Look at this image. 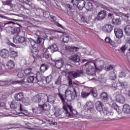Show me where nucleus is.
<instances>
[{
    "mask_svg": "<svg viewBox=\"0 0 130 130\" xmlns=\"http://www.w3.org/2000/svg\"><path fill=\"white\" fill-rule=\"evenodd\" d=\"M0 18L2 19H8V20H10V21H8L6 23H4L3 24V26L4 27L7 26V25L13 24V25H17V26H15V27H8L7 28V31L8 33L13 35V34H16V35H19L20 32H21V27H22V25L20 24L18 22H22L21 20H17L15 19H10L8 18L6 16L0 14Z\"/></svg>",
    "mask_w": 130,
    "mask_h": 130,
    "instance_id": "f257e3e1",
    "label": "nucleus"
},
{
    "mask_svg": "<svg viewBox=\"0 0 130 130\" xmlns=\"http://www.w3.org/2000/svg\"><path fill=\"white\" fill-rule=\"evenodd\" d=\"M85 73L86 72H85L84 70L80 69V70H78L77 72L70 71L69 72L66 71H62L61 74L64 77H67L68 74L69 76L68 78V81L69 83V86L70 87H72L74 88V87H77V86H78V84L75 83V82H73L72 78L76 79V78H78V77H81V76L85 75Z\"/></svg>",
    "mask_w": 130,
    "mask_h": 130,
    "instance_id": "f03ea898",
    "label": "nucleus"
},
{
    "mask_svg": "<svg viewBox=\"0 0 130 130\" xmlns=\"http://www.w3.org/2000/svg\"><path fill=\"white\" fill-rule=\"evenodd\" d=\"M58 97H59L60 99H61L62 104H63V109H62V112H61V116L62 118L64 117H73L72 114L69 112L68 111V103L66 102L64 100V98H63V95L61 94V93H59L57 94Z\"/></svg>",
    "mask_w": 130,
    "mask_h": 130,
    "instance_id": "7ed1b4c3",
    "label": "nucleus"
},
{
    "mask_svg": "<svg viewBox=\"0 0 130 130\" xmlns=\"http://www.w3.org/2000/svg\"><path fill=\"white\" fill-rule=\"evenodd\" d=\"M28 40H29L32 47L31 49L32 53H34V54L35 55H38V53L40 50V45L37 44L36 41L31 38H28Z\"/></svg>",
    "mask_w": 130,
    "mask_h": 130,
    "instance_id": "20e7f679",
    "label": "nucleus"
},
{
    "mask_svg": "<svg viewBox=\"0 0 130 130\" xmlns=\"http://www.w3.org/2000/svg\"><path fill=\"white\" fill-rule=\"evenodd\" d=\"M13 35L15 36L13 37V41L14 43H23L24 46H27V43H26V38L19 36V35L13 34Z\"/></svg>",
    "mask_w": 130,
    "mask_h": 130,
    "instance_id": "39448f33",
    "label": "nucleus"
},
{
    "mask_svg": "<svg viewBox=\"0 0 130 130\" xmlns=\"http://www.w3.org/2000/svg\"><path fill=\"white\" fill-rule=\"evenodd\" d=\"M76 98V94L72 93L71 90H67L65 92V99L68 101H73Z\"/></svg>",
    "mask_w": 130,
    "mask_h": 130,
    "instance_id": "423d86ee",
    "label": "nucleus"
},
{
    "mask_svg": "<svg viewBox=\"0 0 130 130\" xmlns=\"http://www.w3.org/2000/svg\"><path fill=\"white\" fill-rule=\"evenodd\" d=\"M107 14H106V10H102L101 12H100L95 18L94 19V21H101L103 20L104 19H105L106 17Z\"/></svg>",
    "mask_w": 130,
    "mask_h": 130,
    "instance_id": "0eeeda50",
    "label": "nucleus"
},
{
    "mask_svg": "<svg viewBox=\"0 0 130 130\" xmlns=\"http://www.w3.org/2000/svg\"><path fill=\"white\" fill-rule=\"evenodd\" d=\"M102 30L105 33L109 34L111 33V32H112V30H113V25L110 24H105L103 26Z\"/></svg>",
    "mask_w": 130,
    "mask_h": 130,
    "instance_id": "6e6552de",
    "label": "nucleus"
},
{
    "mask_svg": "<svg viewBox=\"0 0 130 130\" xmlns=\"http://www.w3.org/2000/svg\"><path fill=\"white\" fill-rule=\"evenodd\" d=\"M90 62H91L90 61H88L85 64V65L83 66L84 68L87 67V66H88L86 71V74H87V75H88V76H92L93 75V70H94V67H93V66H92V64H89V63H90Z\"/></svg>",
    "mask_w": 130,
    "mask_h": 130,
    "instance_id": "1a4fd4ad",
    "label": "nucleus"
},
{
    "mask_svg": "<svg viewBox=\"0 0 130 130\" xmlns=\"http://www.w3.org/2000/svg\"><path fill=\"white\" fill-rule=\"evenodd\" d=\"M114 34L116 38L120 39L123 36V31L119 27H116L114 28Z\"/></svg>",
    "mask_w": 130,
    "mask_h": 130,
    "instance_id": "9d476101",
    "label": "nucleus"
},
{
    "mask_svg": "<svg viewBox=\"0 0 130 130\" xmlns=\"http://www.w3.org/2000/svg\"><path fill=\"white\" fill-rule=\"evenodd\" d=\"M64 48L66 50H68L69 52H72V53H75V52H78L79 49H80V48L75 47L73 45H66Z\"/></svg>",
    "mask_w": 130,
    "mask_h": 130,
    "instance_id": "9b49d317",
    "label": "nucleus"
},
{
    "mask_svg": "<svg viewBox=\"0 0 130 130\" xmlns=\"http://www.w3.org/2000/svg\"><path fill=\"white\" fill-rule=\"evenodd\" d=\"M31 101L34 103H38V104H40V103H42L43 101H44V99H41V95L37 94L31 98Z\"/></svg>",
    "mask_w": 130,
    "mask_h": 130,
    "instance_id": "f8f14e48",
    "label": "nucleus"
},
{
    "mask_svg": "<svg viewBox=\"0 0 130 130\" xmlns=\"http://www.w3.org/2000/svg\"><path fill=\"white\" fill-rule=\"evenodd\" d=\"M75 5L77 6V8L80 10H83L84 7L86 5V2L84 0H76L74 2Z\"/></svg>",
    "mask_w": 130,
    "mask_h": 130,
    "instance_id": "ddd939ff",
    "label": "nucleus"
},
{
    "mask_svg": "<svg viewBox=\"0 0 130 130\" xmlns=\"http://www.w3.org/2000/svg\"><path fill=\"white\" fill-rule=\"evenodd\" d=\"M100 98L102 100V102L108 103V101H109V95H108V94L105 92H102L100 95Z\"/></svg>",
    "mask_w": 130,
    "mask_h": 130,
    "instance_id": "4468645a",
    "label": "nucleus"
},
{
    "mask_svg": "<svg viewBox=\"0 0 130 130\" xmlns=\"http://www.w3.org/2000/svg\"><path fill=\"white\" fill-rule=\"evenodd\" d=\"M54 61L55 62L56 68L58 69H61V68L63 67V64H64V62L61 58H59V59H55Z\"/></svg>",
    "mask_w": 130,
    "mask_h": 130,
    "instance_id": "2eb2a0df",
    "label": "nucleus"
},
{
    "mask_svg": "<svg viewBox=\"0 0 130 130\" xmlns=\"http://www.w3.org/2000/svg\"><path fill=\"white\" fill-rule=\"evenodd\" d=\"M58 51V47H57V45L55 44H53L52 45L48 47V49H47V51H49L51 52V53H53V52H55V51Z\"/></svg>",
    "mask_w": 130,
    "mask_h": 130,
    "instance_id": "dca6fc26",
    "label": "nucleus"
},
{
    "mask_svg": "<svg viewBox=\"0 0 130 130\" xmlns=\"http://www.w3.org/2000/svg\"><path fill=\"white\" fill-rule=\"evenodd\" d=\"M0 55L3 58H8L10 56V52L7 49H3L1 51Z\"/></svg>",
    "mask_w": 130,
    "mask_h": 130,
    "instance_id": "f3484780",
    "label": "nucleus"
},
{
    "mask_svg": "<svg viewBox=\"0 0 130 130\" xmlns=\"http://www.w3.org/2000/svg\"><path fill=\"white\" fill-rule=\"evenodd\" d=\"M116 100L117 102L119 103H121L122 104L125 103V98L121 94H117L116 96Z\"/></svg>",
    "mask_w": 130,
    "mask_h": 130,
    "instance_id": "a211bd4d",
    "label": "nucleus"
},
{
    "mask_svg": "<svg viewBox=\"0 0 130 130\" xmlns=\"http://www.w3.org/2000/svg\"><path fill=\"white\" fill-rule=\"evenodd\" d=\"M24 98V93L23 92H19L14 95V99L15 101H22Z\"/></svg>",
    "mask_w": 130,
    "mask_h": 130,
    "instance_id": "6ab92c4d",
    "label": "nucleus"
},
{
    "mask_svg": "<svg viewBox=\"0 0 130 130\" xmlns=\"http://www.w3.org/2000/svg\"><path fill=\"white\" fill-rule=\"evenodd\" d=\"M95 108L99 112L103 111V103L100 101L96 102L95 103Z\"/></svg>",
    "mask_w": 130,
    "mask_h": 130,
    "instance_id": "aec40b11",
    "label": "nucleus"
},
{
    "mask_svg": "<svg viewBox=\"0 0 130 130\" xmlns=\"http://www.w3.org/2000/svg\"><path fill=\"white\" fill-rule=\"evenodd\" d=\"M122 112L124 114H130V107L129 105L125 104L123 106Z\"/></svg>",
    "mask_w": 130,
    "mask_h": 130,
    "instance_id": "412c9836",
    "label": "nucleus"
},
{
    "mask_svg": "<svg viewBox=\"0 0 130 130\" xmlns=\"http://www.w3.org/2000/svg\"><path fill=\"white\" fill-rule=\"evenodd\" d=\"M70 60H72V61H74V62H80V60H81V59H80V56H79V55L77 54H74L71 56Z\"/></svg>",
    "mask_w": 130,
    "mask_h": 130,
    "instance_id": "4be33fe9",
    "label": "nucleus"
},
{
    "mask_svg": "<svg viewBox=\"0 0 130 130\" xmlns=\"http://www.w3.org/2000/svg\"><path fill=\"white\" fill-rule=\"evenodd\" d=\"M49 69V66L46 63H43L40 67V71L42 73H44L46 71H47Z\"/></svg>",
    "mask_w": 130,
    "mask_h": 130,
    "instance_id": "5701e85b",
    "label": "nucleus"
},
{
    "mask_svg": "<svg viewBox=\"0 0 130 130\" xmlns=\"http://www.w3.org/2000/svg\"><path fill=\"white\" fill-rule=\"evenodd\" d=\"M112 21L114 25H118L121 24V19L119 17L113 18Z\"/></svg>",
    "mask_w": 130,
    "mask_h": 130,
    "instance_id": "b1692460",
    "label": "nucleus"
},
{
    "mask_svg": "<svg viewBox=\"0 0 130 130\" xmlns=\"http://www.w3.org/2000/svg\"><path fill=\"white\" fill-rule=\"evenodd\" d=\"M119 87L121 88H120V90H122V89H125L127 88L128 84L126 81H121L119 83Z\"/></svg>",
    "mask_w": 130,
    "mask_h": 130,
    "instance_id": "393cba45",
    "label": "nucleus"
},
{
    "mask_svg": "<svg viewBox=\"0 0 130 130\" xmlns=\"http://www.w3.org/2000/svg\"><path fill=\"white\" fill-rule=\"evenodd\" d=\"M7 67L10 70H13L15 67V62L12 60H9L7 63Z\"/></svg>",
    "mask_w": 130,
    "mask_h": 130,
    "instance_id": "a878e982",
    "label": "nucleus"
},
{
    "mask_svg": "<svg viewBox=\"0 0 130 130\" xmlns=\"http://www.w3.org/2000/svg\"><path fill=\"white\" fill-rule=\"evenodd\" d=\"M48 102L51 103V104H53L54 101H55V96L54 95H49L47 96Z\"/></svg>",
    "mask_w": 130,
    "mask_h": 130,
    "instance_id": "bb28decb",
    "label": "nucleus"
},
{
    "mask_svg": "<svg viewBox=\"0 0 130 130\" xmlns=\"http://www.w3.org/2000/svg\"><path fill=\"white\" fill-rule=\"evenodd\" d=\"M86 108L88 110H91L94 108V104L92 102H87L86 103Z\"/></svg>",
    "mask_w": 130,
    "mask_h": 130,
    "instance_id": "cd10ccee",
    "label": "nucleus"
},
{
    "mask_svg": "<svg viewBox=\"0 0 130 130\" xmlns=\"http://www.w3.org/2000/svg\"><path fill=\"white\" fill-rule=\"evenodd\" d=\"M22 103L26 106H28L31 104V100L29 98H25L22 100Z\"/></svg>",
    "mask_w": 130,
    "mask_h": 130,
    "instance_id": "c85d7f7f",
    "label": "nucleus"
},
{
    "mask_svg": "<svg viewBox=\"0 0 130 130\" xmlns=\"http://www.w3.org/2000/svg\"><path fill=\"white\" fill-rule=\"evenodd\" d=\"M124 30L127 36H130V25H126L124 27Z\"/></svg>",
    "mask_w": 130,
    "mask_h": 130,
    "instance_id": "c756f323",
    "label": "nucleus"
},
{
    "mask_svg": "<svg viewBox=\"0 0 130 130\" xmlns=\"http://www.w3.org/2000/svg\"><path fill=\"white\" fill-rule=\"evenodd\" d=\"M109 76L110 80H112V81H114L117 78L116 74L113 71L110 72Z\"/></svg>",
    "mask_w": 130,
    "mask_h": 130,
    "instance_id": "7c9ffc66",
    "label": "nucleus"
},
{
    "mask_svg": "<svg viewBox=\"0 0 130 130\" xmlns=\"http://www.w3.org/2000/svg\"><path fill=\"white\" fill-rule=\"evenodd\" d=\"M68 108H69L70 112H71L73 115H76V114H78V112L73 109V106L68 104Z\"/></svg>",
    "mask_w": 130,
    "mask_h": 130,
    "instance_id": "2f4dec72",
    "label": "nucleus"
},
{
    "mask_svg": "<svg viewBox=\"0 0 130 130\" xmlns=\"http://www.w3.org/2000/svg\"><path fill=\"white\" fill-rule=\"evenodd\" d=\"M44 101H43V102H42V104L43 105L44 110H49V109H50V105L45 103Z\"/></svg>",
    "mask_w": 130,
    "mask_h": 130,
    "instance_id": "473e14b6",
    "label": "nucleus"
},
{
    "mask_svg": "<svg viewBox=\"0 0 130 130\" xmlns=\"http://www.w3.org/2000/svg\"><path fill=\"white\" fill-rule=\"evenodd\" d=\"M43 57L46 58V59H48V58H51V55L49 53V51L46 50L45 52L44 53Z\"/></svg>",
    "mask_w": 130,
    "mask_h": 130,
    "instance_id": "72a5a7b5",
    "label": "nucleus"
},
{
    "mask_svg": "<svg viewBox=\"0 0 130 130\" xmlns=\"http://www.w3.org/2000/svg\"><path fill=\"white\" fill-rule=\"evenodd\" d=\"M85 8L87 11H92L93 10V5L90 2H88L86 4Z\"/></svg>",
    "mask_w": 130,
    "mask_h": 130,
    "instance_id": "f704fd0d",
    "label": "nucleus"
},
{
    "mask_svg": "<svg viewBox=\"0 0 130 130\" xmlns=\"http://www.w3.org/2000/svg\"><path fill=\"white\" fill-rule=\"evenodd\" d=\"M23 115L25 116H28V117H36V115L32 113H29L28 111H26L24 113H23Z\"/></svg>",
    "mask_w": 130,
    "mask_h": 130,
    "instance_id": "c9c22d12",
    "label": "nucleus"
},
{
    "mask_svg": "<svg viewBox=\"0 0 130 130\" xmlns=\"http://www.w3.org/2000/svg\"><path fill=\"white\" fill-rule=\"evenodd\" d=\"M45 80L47 84H50L51 81H52V76L50 75L49 76L45 77Z\"/></svg>",
    "mask_w": 130,
    "mask_h": 130,
    "instance_id": "e433bc0d",
    "label": "nucleus"
},
{
    "mask_svg": "<svg viewBox=\"0 0 130 130\" xmlns=\"http://www.w3.org/2000/svg\"><path fill=\"white\" fill-rule=\"evenodd\" d=\"M34 80H35V76H29L27 79V83H32L34 82Z\"/></svg>",
    "mask_w": 130,
    "mask_h": 130,
    "instance_id": "4c0bfd02",
    "label": "nucleus"
},
{
    "mask_svg": "<svg viewBox=\"0 0 130 130\" xmlns=\"http://www.w3.org/2000/svg\"><path fill=\"white\" fill-rule=\"evenodd\" d=\"M10 53V56H11V57H14V58L18 56V51L11 50Z\"/></svg>",
    "mask_w": 130,
    "mask_h": 130,
    "instance_id": "58836bf2",
    "label": "nucleus"
},
{
    "mask_svg": "<svg viewBox=\"0 0 130 130\" xmlns=\"http://www.w3.org/2000/svg\"><path fill=\"white\" fill-rule=\"evenodd\" d=\"M25 82V80L24 79H22L20 81L19 80H16V81H13L11 82V83L12 85H17V84H23Z\"/></svg>",
    "mask_w": 130,
    "mask_h": 130,
    "instance_id": "ea45409f",
    "label": "nucleus"
},
{
    "mask_svg": "<svg viewBox=\"0 0 130 130\" xmlns=\"http://www.w3.org/2000/svg\"><path fill=\"white\" fill-rule=\"evenodd\" d=\"M32 111L34 114H39V113H41L40 111L39 110L38 107L36 108H33L32 109Z\"/></svg>",
    "mask_w": 130,
    "mask_h": 130,
    "instance_id": "a19ab883",
    "label": "nucleus"
},
{
    "mask_svg": "<svg viewBox=\"0 0 130 130\" xmlns=\"http://www.w3.org/2000/svg\"><path fill=\"white\" fill-rule=\"evenodd\" d=\"M69 40V36L67 35V33L64 34L63 35V39H62V41H63V42H65V43L68 42Z\"/></svg>",
    "mask_w": 130,
    "mask_h": 130,
    "instance_id": "79ce46f5",
    "label": "nucleus"
},
{
    "mask_svg": "<svg viewBox=\"0 0 130 130\" xmlns=\"http://www.w3.org/2000/svg\"><path fill=\"white\" fill-rule=\"evenodd\" d=\"M61 112H62V111H61L60 109H58L56 110L54 114L56 116V117H58V116H61Z\"/></svg>",
    "mask_w": 130,
    "mask_h": 130,
    "instance_id": "37998d69",
    "label": "nucleus"
},
{
    "mask_svg": "<svg viewBox=\"0 0 130 130\" xmlns=\"http://www.w3.org/2000/svg\"><path fill=\"white\" fill-rule=\"evenodd\" d=\"M61 84V77L59 76L58 78L55 81V85L57 86H59V85Z\"/></svg>",
    "mask_w": 130,
    "mask_h": 130,
    "instance_id": "c03bdc74",
    "label": "nucleus"
},
{
    "mask_svg": "<svg viewBox=\"0 0 130 130\" xmlns=\"http://www.w3.org/2000/svg\"><path fill=\"white\" fill-rule=\"evenodd\" d=\"M3 6H11L12 5V0H7L6 1H2Z\"/></svg>",
    "mask_w": 130,
    "mask_h": 130,
    "instance_id": "a18cd8bd",
    "label": "nucleus"
},
{
    "mask_svg": "<svg viewBox=\"0 0 130 130\" xmlns=\"http://www.w3.org/2000/svg\"><path fill=\"white\" fill-rule=\"evenodd\" d=\"M19 109L20 110L21 112L19 113V114H23L24 113H25V112H26L27 111V110H25V109H24V105H20V107H19Z\"/></svg>",
    "mask_w": 130,
    "mask_h": 130,
    "instance_id": "49530a36",
    "label": "nucleus"
},
{
    "mask_svg": "<svg viewBox=\"0 0 130 130\" xmlns=\"http://www.w3.org/2000/svg\"><path fill=\"white\" fill-rule=\"evenodd\" d=\"M90 94H91V93L90 92H86L85 91H82L81 92V97H82V98H87L88 97V96H89V95H90Z\"/></svg>",
    "mask_w": 130,
    "mask_h": 130,
    "instance_id": "de8ad7c7",
    "label": "nucleus"
},
{
    "mask_svg": "<svg viewBox=\"0 0 130 130\" xmlns=\"http://www.w3.org/2000/svg\"><path fill=\"white\" fill-rule=\"evenodd\" d=\"M25 75H31L32 74V68H27L24 71Z\"/></svg>",
    "mask_w": 130,
    "mask_h": 130,
    "instance_id": "09e8293b",
    "label": "nucleus"
},
{
    "mask_svg": "<svg viewBox=\"0 0 130 130\" xmlns=\"http://www.w3.org/2000/svg\"><path fill=\"white\" fill-rule=\"evenodd\" d=\"M112 107L115 109V110L117 111V112H119L120 109H119V106L117 105L116 103H114L112 104Z\"/></svg>",
    "mask_w": 130,
    "mask_h": 130,
    "instance_id": "8fccbe9b",
    "label": "nucleus"
},
{
    "mask_svg": "<svg viewBox=\"0 0 130 130\" xmlns=\"http://www.w3.org/2000/svg\"><path fill=\"white\" fill-rule=\"evenodd\" d=\"M42 104H43L42 103L39 104V106L38 107V108H39V110L41 113L43 112V111H44V110H45L43 105Z\"/></svg>",
    "mask_w": 130,
    "mask_h": 130,
    "instance_id": "3c124183",
    "label": "nucleus"
},
{
    "mask_svg": "<svg viewBox=\"0 0 130 130\" xmlns=\"http://www.w3.org/2000/svg\"><path fill=\"white\" fill-rule=\"evenodd\" d=\"M92 64H93L98 71H101L102 69H103V66H100V67L97 66V63L96 62H92Z\"/></svg>",
    "mask_w": 130,
    "mask_h": 130,
    "instance_id": "603ef678",
    "label": "nucleus"
},
{
    "mask_svg": "<svg viewBox=\"0 0 130 130\" xmlns=\"http://www.w3.org/2000/svg\"><path fill=\"white\" fill-rule=\"evenodd\" d=\"M45 122L49 123V124H50V125H56L57 124V122H56L50 121L48 120H45Z\"/></svg>",
    "mask_w": 130,
    "mask_h": 130,
    "instance_id": "864d4df0",
    "label": "nucleus"
},
{
    "mask_svg": "<svg viewBox=\"0 0 130 130\" xmlns=\"http://www.w3.org/2000/svg\"><path fill=\"white\" fill-rule=\"evenodd\" d=\"M106 71L107 72H109V71H112V70H113V65H108L105 68Z\"/></svg>",
    "mask_w": 130,
    "mask_h": 130,
    "instance_id": "5fc2aeb1",
    "label": "nucleus"
},
{
    "mask_svg": "<svg viewBox=\"0 0 130 130\" xmlns=\"http://www.w3.org/2000/svg\"><path fill=\"white\" fill-rule=\"evenodd\" d=\"M127 47H128V45L127 44H125L120 49V50H121L122 52H124V51L126 50Z\"/></svg>",
    "mask_w": 130,
    "mask_h": 130,
    "instance_id": "6e6d98bb",
    "label": "nucleus"
},
{
    "mask_svg": "<svg viewBox=\"0 0 130 130\" xmlns=\"http://www.w3.org/2000/svg\"><path fill=\"white\" fill-rule=\"evenodd\" d=\"M43 16L45 19H48L50 17V13L48 12H44Z\"/></svg>",
    "mask_w": 130,
    "mask_h": 130,
    "instance_id": "4d7b16f0",
    "label": "nucleus"
},
{
    "mask_svg": "<svg viewBox=\"0 0 130 130\" xmlns=\"http://www.w3.org/2000/svg\"><path fill=\"white\" fill-rule=\"evenodd\" d=\"M73 68V65L69 64V63H66L65 64V69L66 70H72V68Z\"/></svg>",
    "mask_w": 130,
    "mask_h": 130,
    "instance_id": "13d9d810",
    "label": "nucleus"
},
{
    "mask_svg": "<svg viewBox=\"0 0 130 130\" xmlns=\"http://www.w3.org/2000/svg\"><path fill=\"white\" fill-rule=\"evenodd\" d=\"M54 23L57 27H59V28H61V29H63V26L61 25L58 22L56 21V20L53 21Z\"/></svg>",
    "mask_w": 130,
    "mask_h": 130,
    "instance_id": "bf43d9fd",
    "label": "nucleus"
},
{
    "mask_svg": "<svg viewBox=\"0 0 130 130\" xmlns=\"http://www.w3.org/2000/svg\"><path fill=\"white\" fill-rule=\"evenodd\" d=\"M102 111H103V113L105 116H108V114L109 113V111L107 108L103 110Z\"/></svg>",
    "mask_w": 130,
    "mask_h": 130,
    "instance_id": "052dcab7",
    "label": "nucleus"
},
{
    "mask_svg": "<svg viewBox=\"0 0 130 130\" xmlns=\"http://www.w3.org/2000/svg\"><path fill=\"white\" fill-rule=\"evenodd\" d=\"M10 107L12 108V109H17L18 106L16 104L12 103V104L10 105Z\"/></svg>",
    "mask_w": 130,
    "mask_h": 130,
    "instance_id": "680f3d73",
    "label": "nucleus"
},
{
    "mask_svg": "<svg viewBox=\"0 0 130 130\" xmlns=\"http://www.w3.org/2000/svg\"><path fill=\"white\" fill-rule=\"evenodd\" d=\"M17 77L19 78L20 79H21V78L24 77V73L20 72H19L17 74Z\"/></svg>",
    "mask_w": 130,
    "mask_h": 130,
    "instance_id": "e2e57ef3",
    "label": "nucleus"
},
{
    "mask_svg": "<svg viewBox=\"0 0 130 130\" xmlns=\"http://www.w3.org/2000/svg\"><path fill=\"white\" fill-rule=\"evenodd\" d=\"M126 75L124 72H120L119 74V78H125Z\"/></svg>",
    "mask_w": 130,
    "mask_h": 130,
    "instance_id": "0e129e2a",
    "label": "nucleus"
},
{
    "mask_svg": "<svg viewBox=\"0 0 130 130\" xmlns=\"http://www.w3.org/2000/svg\"><path fill=\"white\" fill-rule=\"evenodd\" d=\"M38 1H40L41 2V4L42 5H43V6H44L45 5H46V4H47V3L49 2V1L48 0H38Z\"/></svg>",
    "mask_w": 130,
    "mask_h": 130,
    "instance_id": "69168bd1",
    "label": "nucleus"
},
{
    "mask_svg": "<svg viewBox=\"0 0 130 130\" xmlns=\"http://www.w3.org/2000/svg\"><path fill=\"white\" fill-rule=\"evenodd\" d=\"M90 93L91 94H92L93 97H97V93L95 92V91L94 90V89H91Z\"/></svg>",
    "mask_w": 130,
    "mask_h": 130,
    "instance_id": "338daca9",
    "label": "nucleus"
},
{
    "mask_svg": "<svg viewBox=\"0 0 130 130\" xmlns=\"http://www.w3.org/2000/svg\"><path fill=\"white\" fill-rule=\"evenodd\" d=\"M112 88L114 89H119V86H117V84L116 83H112Z\"/></svg>",
    "mask_w": 130,
    "mask_h": 130,
    "instance_id": "774afa93",
    "label": "nucleus"
}]
</instances>
